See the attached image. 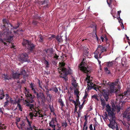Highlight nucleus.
Wrapping results in <instances>:
<instances>
[{
    "label": "nucleus",
    "instance_id": "nucleus-58",
    "mask_svg": "<svg viewBox=\"0 0 130 130\" xmlns=\"http://www.w3.org/2000/svg\"><path fill=\"white\" fill-rule=\"evenodd\" d=\"M4 108H0V112H1L2 114L4 113L3 110H4Z\"/></svg>",
    "mask_w": 130,
    "mask_h": 130
},
{
    "label": "nucleus",
    "instance_id": "nucleus-36",
    "mask_svg": "<svg viewBox=\"0 0 130 130\" xmlns=\"http://www.w3.org/2000/svg\"><path fill=\"white\" fill-rule=\"evenodd\" d=\"M115 62L112 61L111 62H108V66L110 67L113 66V64H114Z\"/></svg>",
    "mask_w": 130,
    "mask_h": 130
},
{
    "label": "nucleus",
    "instance_id": "nucleus-57",
    "mask_svg": "<svg viewBox=\"0 0 130 130\" xmlns=\"http://www.w3.org/2000/svg\"><path fill=\"white\" fill-rule=\"evenodd\" d=\"M75 105V108H74V112H76L77 110V106H76V104H74Z\"/></svg>",
    "mask_w": 130,
    "mask_h": 130
},
{
    "label": "nucleus",
    "instance_id": "nucleus-56",
    "mask_svg": "<svg viewBox=\"0 0 130 130\" xmlns=\"http://www.w3.org/2000/svg\"><path fill=\"white\" fill-rule=\"evenodd\" d=\"M62 126H63L64 125L65 127H66L67 126V123L66 122L65 123H62Z\"/></svg>",
    "mask_w": 130,
    "mask_h": 130
},
{
    "label": "nucleus",
    "instance_id": "nucleus-54",
    "mask_svg": "<svg viewBox=\"0 0 130 130\" xmlns=\"http://www.w3.org/2000/svg\"><path fill=\"white\" fill-rule=\"evenodd\" d=\"M127 116L126 117L127 120H130V112L127 115Z\"/></svg>",
    "mask_w": 130,
    "mask_h": 130
},
{
    "label": "nucleus",
    "instance_id": "nucleus-33",
    "mask_svg": "<svg viewBox=\"0 0 130 130\" xmlns=\"http://www.w3.org/2000/svg\"><path fill=\"white\" fill-rule=\"evenodd\" d=\"M20 127L21 128L25 126H26L25 122V120H23L22 121L20 122Z\"/></svg>",
    "mask_w": 130,
    "mask_h": 130
},
{
    "label": "nucleus",
    "instance_id": "nucleus-31",
    "mask_svg": "<svg viewBox=\"0 0 130 130\" xmlns=\"http://www.w3.org/2000/svg\"><path fill=\"white\" fill-rule=\"evenodd\" d=\"M34 18L35 19L41 20L42 18L41 17L38 16V15L37 13L35 14V15L34 16Z\"/></svg>",
    "mask_w": 130,
    "mask_h": 130
},
{
    "label": "nucleus",
    "instance_id": "nucleus-12",
    "mask_svg": "<svg viewBox=\"0 0 130 130\" xmlns=\"http://www.w3.org/2000/svg\"><path fill=\"white\" fill-rule=\"evenodd\" d=\"M32 112H30L29 113V116H30V119L31 120L33 119L34 117H36L38 116V112L35 110H33Z\"/></svg>",
    "mask_w": 130,
    "mask_h": 130
},
{
    "label": "nucleus",
    "instance_id": "nucleus-52",
    "mask_svg": "<svg viewBox=\"0 0 130 130\" xmlns=\"http://www.w3.org/2000/svg\"><path fill=\"white\" fill-rule=\"evenodd\" d=\"M38 115H39V117H44V116H46L45 115H43L42 113H40V112H39Z\"/></svg>",
    "mask_w": 130,
    "mask_h": 130
},
{
    "label": "nucleus",
    "instance_id": "nucleus-34",
    "mask_svg": "<svg viewBox=\"0 0 130 130\" xmlns=\"http://www.w3.org/2000/svg\"><path fill=\"white\" fill-rule=\"evenodd\" d=\"M39 23V22H38L35 20H33L31 23V24L32 25L35 26H37Z\"/></svg>",
    "mask_w": 130,
    "mask_h": 130
},
{
    "label": "nucleus",
    "instance_id": "nucleus-42",
    "mask_svg": "<svg viewBox=\"0 0 130 130\" xmlns=\"http://www.w3.org/2000/svg\"><path fill=\"white\" fill-rule=\"evenodd\" d=\"M44 64L46 65V67H49V64L48 62L46 59H44Z\"/></svg>",
    "mask_w": 130,
    "mask_h": 130
},
{
    "label": "nucleus",
    "instance_id": "nucleus-37",
    "mask_svg": "<svg viewBox=\"0 0 130 130\" xmlns=\"http://www.w3.org/2000/svg\"><path fill=\"white\" fill-rule=\"evenodd\" d=\"M27 121V122L28 124L29 127H32V126L31 125V124L32 123V122L31 121H29L28 119L26 117V118Z\"/></svg>",
    "mask_w": 130,
    "mask_h": 130
},
{
    "label": "nucleus",
    "instance_id": "nucleus-44",
    "mask_svg": "<svg viewBox=\"0 0 130 130\" xmlns=\"http://www.w3.org/2000/svg\"><path fill=\"white\" fill-rule=\"evenodd\" d=\"M52 90L56 93H57L58 91V89L56 87H53L52 89L50 90Z\"/></svg>",
    "mask_w": 130,
    "mask_h": 130
},
{
    "label": "nucleus",
    "instance_id": "nucleus-30",
    "mask_svg": "<svg viewBox=\"0 0 130 130\" xmlns=\"http://www.w3.org/2000/svg\"><path fill=\"white\" fill-rule=\"evenodd\" d=\"M30 88L33 91V93L35 94H36L37 93L35 89L34 88V86L33 85V83H31L30 85Z\"/></svg>",
    "mask_w": 130,
    "mask_h": 130
},
{
    "label": "nucleus",
    "instance_id": "nucleus-62",
    "mask_svg": "<svg viewBox=\"0 0 130 130\" xmlns=\"http://www.w3.org/2000/svg\"><path fill=\"white\" fill-rule=\"evenodd\" d=\"M76 102H78L79 101V96H76Z\"/></svg>",
    "mask_w": 130,
    "mask_h": 130
},
{
    "label": "nucleus",
    "instance_id": "nucleus-26",
    "mask_svg": "<svg viewBox=\"0 0 130 130\" xmlns=\"http://www.w3.org/2000/svg\"><path fill=\"white\" fill-rule=\"evenodd\" d=\"M101 102V104L103 107H104L106 105V102L105 100L103 98H101L100 99Z\"/></svg>",
    "mask_w": 130,
    "mask_h": 130
},
{
    "label": "nucleus",
    "instance_id": "nucleus-17",
    "mask_svg": "<svg viewBox=\"0 0 130 130\" xmlns=\"http://www.w3.org/2000/svg\"><path fill=\"white\" fill-rule=\"evenodd\" d=\"M42 5H44V7L45 8H48L49 5L48 3H49V0H45L41 2Z\"/></svg>",
    "mask_w": 130,
    "mask_h": 130
},
{
    "label": "nucleus",
    "instance_id": "nucleus-59",
    "mask_svg": "<svg viewBox=\"0 0 130 130\" xmlns=\"http://www.w3.org/2000/svg\"><path fill=\"white\" fill-rule=\"evenodd\" d=\"M95 35H96V38H97V40L98 41V43H99V42H100V39L99 40V38L97 37V36H96V33H95Z\"/></svg>",
    "mask_w": 130,
    "mask_h": 130
},
{
    "label": "nucleus",
    "instance_id": "nucleus-21",
    "mask_svg": "<svg viewBox=\"0 0 130 130\" xmlns=\"http://www.w3.org/2000/svg\"><path fill=\"white\" fill-rule=\"evenodd\" d=\"M96 25L95 23H93L90 25L89 27L93 29V32H96Z\"/></svg>",
    "mask_w": 130,
    "mask_h": 130
},
{
    "label": "nucleus",
    "instance_id": "nucleus-48",
    "mask_svg": "<svg viewBox=\"0 0 130 130\" xmlns=\"http://www.w3.org/2000/svg\"><path fill=\"white\" fill-rule=\"evenodd\" d=\"M88 50H86L84 52V55H85V56H87L88 55V53H89Z\"/></svg>",
    "mask_w": 130,
    "mask_h": 130
},
{
    "label": "nucleus",
    "instance_id": "nucleus-60",
    "mask_svg": "<svg viewBox=\"0 0 130 130\" xmlns=\"http://www.w3.org/2000/svg\"><path fill=\"white\" fill-rule=\"evenodd\" d=\"M117 59H119L120 60H121V61L122 60V58H121L120 57H117L115 59V60L116 61H117Z\"/></svg>",
    "mask_w": 130,
    "mask_h": 130
},
{
    "label": "nucleus",
    "instance_id": "nucleus-53",
    "mask_svg": "<svg viewBox=\"0 0 130 130\" xmlns=\"http://www.w3.org/2000/svg\"><path fill=\"white\" fill-rule=\"evenodd\" d=\"M70 97H69V101H70L72 103H73L74 104H75L76 102L74 100H72V99H70Z\"/></svg>",
    "mask_w": 130,
    "mask_h": 130
},
{
    "label": "nucleus",
    "instance_id": "nucleus-29",
    "mask_svg": "<svg viewBox=\"0 0 130 130\" xmlns=\"http://www.w3.org/2000/svg\"><path fill=\"white\" fill-rule=\"evenodd\" d=\"M16 103H17V107L19 108V110L21 111H22L23 108L19 103V100L18 101L16 102Z\"/></svg>",
    "mask_w": 130,
    "mask_h": 130
},
{
    "label": "nucleus",
    "instance_id": "nucleus-11",
    "mask_svg": "<svg viewBox=\"0 0 130 130\" xmlns=\"http://www.w3.org/2000/svg\"><path fill=\"white\" fill-rule=\"evenodd\" d=\"M97 51L101 53H103L105 52H106L107 51L106 48V47H103L101 45H99L98 47L97 50H96Z\"/></svg>",
    "mask_w": 130,
    "mask_h": 130
},
{
    "label": "nucleus",
    "instance_id": "nucleus-47",
    "mask_svg": "<svg viewBox=\"0 0 130 130\" xmlns=\"http://www.w3.org/2000/svg\"><path fill=\"white\" fill-rule=\"evenodd\" d=\"M114 0H107V2L108 4L109 5V6L110 7V4H111V3Z\"/></svg>",
    "mask_w": 130,
    "mask_h": 130
},
{
    "label": "nucleus",
    "instance_id": "nucleus-10",
    "mask_svg": "<svg viewBox=\"0 0 130 130\" xmlns=\"http://www.w3.org/2000/svg\"><path fill=\"white\" fill-rule=\"evenodd\" d=\"M57 122V118L56 117L53 118L51 121L49 122V125L50 127H53L56 126L55 124Z\"/></svg>",
    "mask_w": 130,
    "mask_h": 130
},
{
    "label": "nucleus",
    "instance_id": "nucleus-19",
    "mask_svg": "<svg viewBox=\"0 0 130 130\" xmlns=\"http://www.w3.org/2000/svg\"><path fill=\"white\" fill-rule=\"evenodd\" d=\"M87 86V89L88 90H91V89L93 88V84L92 83H90V81L88 82Z\"/></svg>",
    "mask_w": 130,
    "mask_h": 130
},
{
    "label": "nucleus",
    "instance_id": "nucleus-63",
    "mask_svg": "<svg viewBox=\"0 0 130 130\" xmlns=\"http://www.w3.org/2000/svg\"><path fill=\"white\" fill-rule=\"evenodd\" d=\"M59 56H57L56 54H55V55L54 56V57L55 58H56L57 59L58 58V57Z\"/></svg>",
    "mask_w": 130,
    "mask_h": 130
},
{
    "label": "nucleus",
    "instance_id": "nucleus-46",
    "mask_svg": "<svg viewBox=\"0 0 130 130\" xmlns=\"http://www.w3.org/2000/svg\"><path fill=\"white\" fill-rule=\"evenodd\" d=\"M98 96L96 95H94L92 96V98L93 99H95L97 101H98Z\"/></svg>",
    "mask_w": 130,
    "mask_h": 130
},
{
    "label": "nucleus",
    "instance_id": "nucleus-13",
    "mask_svg": "<svg viewBox=\"0 0 130 130\" xmlns=\"http://www.w3.org/2000/svg\"><path fill=\"white\" fill-rule=\"evenodd\" d=\"M35 45L31 43V42L27 46V49L29 50L31 52H32L35 49Z\"/></svg>",
    "mask_w": 130,
    "mask_h": 130
},
{
    "label": "nucleus",
    "instance_id": "nucleus-49",
    "mask_svg": "<svg viewBox=\"0 0 130 130\" xmlns=\"http://www.w3.org/2000/svg\"><path fill=\"white\" fill-rule=\"evenodd\" d=\"M9 101L8 100H7L5 102L4 104V107H6L9 104Z\"/></svg>",
    "mask_w": 130,
    "mask_h": 130
},
{
    "label": "nucleus",
    "instance_id": "nucleus-7",
    "mask_svg": "<svg viewBox=\"0 0 130 130\" xmlns=\"http://www.w3.org/2000/svg\"><path fill=\"white\" fill-rule=\"evenodd\" d=\"M25 96L27 97L26 100L25 101L26 103H33L35 102L34 99L35 97L34 95H32L28 92L27 93H25Z\"/></svg>",
    "mask_w": 130,
    "mask_h": 130
},
{
    "label": "nucleus",
    "instance_id": "nucleus-14",
    "mask_svg": "<svg viewBox=\"0 0 130 130\" xmlns=\"http://www.w3.org/2000/svg\"><path fill=\"white\" fill-rule=\"evenodd\" d=\"M101 93V94H102V95L104 98L107 101L108 98V93L105 90H103Z\"/></svg>",
    "mask_w": 130,
    "mask_h": 130
},
{
    "label": "nucleus",
    "instance_id": "nucleus-6",
    "mask_svg": "<svg viewBox=\"0 0 130 130\" xmlns=\"http://www.w3.org/2000/svg\"><path fill=\"white\" fill-rule=\"evenodd\" d=\"M85 59V58L83 59L82 61L80 63L79 67L80 70L84 73H88L90 72V70L86 65V63L84 62Z\"/></svg>",
    "mask_w": 130,
    "mask_h": 130
},
{
    "label": "nucleus",
    "instance_id": "nucleus-4",
    "mask_svg": "<svg viewBox=\"0 0 130 130\" xmlns=\"http://www.w3.org/2000/svg\"><path fill=\"white\" fill-rule=\"evenodd\" d=\"M3 22L4 25L2 26L1 28L3 30V32H12L11 31H9V27L10 26L11 27H13L14 29H16L19 27L20 25V23L18 22L17 25L14 27H13L12 25L6 19H3Z\"/></svg>",
    "mask_w": 130,
    "mask_h": 130
},
{
    "label": "nucleus",
    "instance_id": "nucleus-40",
    "mask_svg": "<svg viewBox=\"0 0 130 130\" xmlns=\"http://www.w3.org/2000/svg\"><path fill=\"white\" fill-rule=\"evenodd\" d=\"M79 92L78 90L77 89H76L74 91V94L76 95V96H79Z\"/></svg>",
    "mask_w": 130,
    "mask_h": 130
},
{
    "label": "nucleus",
    "instance_id": "nucleus-61",
    "mask_svg": "<svg viewBox=\"0 0 130 130\" xmlns=\"http://www.w3.org/2000/svg\"><path fill=\"white\" fill-rule=\"evenodd\" d=\"M72 86H73V87H76L77 85L75 83H72Z\"/></svg>",
    "mask_w": 130,
    "mask_h": 130
},
{
    "label": "nucleus",
    "instance_id": "nucleus-32",
    "mask_svg": "<svg viewBox=\"0 0 130 130\" xmlns=\"http://www.w3.org/2000/svg\"><path fill=\"white\" fill-rule=\"evenodd\" d=\"M3 75L4 76L3 78H4L5 80L6 81L7 80H9L11 79L9 75L5 74H4Z\"/></svg>",
    "mask_w": 130,
    "mask_h": 130
},
{
    "label": "nucleus",
    "instance_id": "nucleus-9",
    "mask_svg": "<svg viewBox=\"0 0 130 130\" xmlns=\"http://www.w3.org/2000/svg\"><path fill=\"white\" fill-rule=\"evenodd\" d=\"M36 96L38 99H40L41 100L42 102L44 103L45 101V98L43 93H37Z\"/></svg>",
    "mask_w": 130,
    "mask_h": 130
},
{
    "label": "nucleus",
    "instance_id": "nucleus-3",
    "mask_svg": "<svg viewBox=\"0 0 130 130\" xmlns=\"http://www.w3.org/2000/svg\"><path fill=\"white\" fill-rule=\"evenodd\" d=\"M60 67L58 68L59 72L60 74V77L63 78L65 81L68 80L67 75L71 73V70L69 68L68 69L64 67L65 63L63 62L59 63Z\"/></svg>",
    "mask_w": 130,
    "mask_h": 130
},
{
    "label": "nucleus",
    "instance_id": "nucleus-43",
    "mask_svg": "<svg viewBox=\"0 0 130 130\" xmlns=\"http://www.w3.org/2000/svg\"><path fill=\"white\" fill-rule=\"evenodd\" d=\"M49 108L51 112H54V110L53 106H51L50 105H49Z\"/></svg>",
    "mask_w": 130,
    "mask_h": 130
},
{
    "label": "nucleus",
    "instance_id": "nucleus-15",
    "mask_svg": "<svg viewBox=\"0 0 130 130\" xmlns=\"http://www.w3.org/2000/svg\"><path fill=\"white\" fill-rule=\"evenodd\" d=\"M121 10L118 11L117 12V18L119 22L120 23V25L121 27H122V20L121 19L120 17V13H121Z\"/></svg>",
    "mask_w": 130,
    "mask_h": 130
},
{
    "label": "nucleus",
    "instance_id": "nucleus-18",
    "mask_svg": "<svg viewBox=\"0 0 130 130\" xmlns=\"http://www.w3.org/2000/svg\"><path fill=\"white\" fill-rule=\"evenodd\" d=\"M26 106L29 107L31 110L32 111L33 110H35V108H34V104H31L30 103H26Z\"/></svg>",
    "mask_w": 130,
    "mask_h": 130
},
{
    "label": "nucleus",
    "instance_id": "nucleus-35",
    "mask_svg": "<svg viewBox=\"0 0 130 130\" xmlns=\"http://www.w3.org/2000/svg\"><path fill=\"white\" fill-rule=\"evenodd\" d=\"M123 61L124 60V63H122V66H123L124 67H127L126 66V57H124L123 58Z\"/></svg>",
    "mask_w": 130,
    "mask_h": 130
},
{
    "label": "nucleus",
    "instance_id": "nucleus-8",
    "mask_svg": "<svg viewBox=\"0 0 130 130\" xmlns=\"http://www.w3.org/2000/svg\"><path fill=\"white\" fill-rule=\"evenodd\" d=\"M19 58L21 61L26 62L28 61L29 58L28 54L26 52H24L19 55Z\"/></svg>",
    "mask_w": 130,
    "mask_h": 130
},
{
    "label": "nucleus",
    "instance_id": "nucleus-55",
    "mask_svg": "<svg viewBox=\"0 0 130 130\" xmlns=\"http://www.w3.org/2000/svg\"><path fill=\"white\" fill-rule=\"evenodd\" d=\"M89 128L90 130H93V128L92 127V124H90L89 127Z\"/></svg>",
    "mask_w": 130,
    "mask_h": 130
},
{
    "label": "nucleus",
    "instance_id": "nucleus-64",
    "mask_svg": "<svg viewBox=\"0 0 130 130\" xmlns=\"http://www.w3.org/2000/svg\"><path fill=\"white\" fill-rule=\"evenodd\" d=\"M27 130H32V127H30L27 128Z\"/></svg>",
    "mask_w": 130,
    "mask_h": 130
},
{
    "label": "nucleus",
    "instance_id": "nucleus-20",
    "mask_svg": "<svg viewBox=\"0 0 130 130\" xmlns=\"http://www.w3.org/2000/svg\"><path fill=\"white\" fill-rule=\"evenodd\" d=\"M31 42V41H29L28 40L24 39L22 42V45L26 47Z\"/></svg>",
    "mask_w": 130,
    "mask_h": 130
},
{
    "label": "nucleus",
    "instance_id": "nucleus-2",
    "mask_svg": "<svg viewBox=\"0 0 130 130\" xmlns=\"http://www.w3.org/2000/svg\"><path fill=\"white\" fill-rule=\"evenodd\" d=\"M115 112V111L110 112H109L108 113V114L105 112L103 114V116H102V117L104 120H105V119H108L109 120L110 123L108 125L109 127L113 129L116 128V130H118V127L117 125V123L116 122Z\"/></svg>",
    "mask_w": 130,
    "mask_h": 130
},
{
    "label": "nucleus",
    "instance_id": "nucleus-27",
    "mask_svg": "<svg viewBox=\"0 0 130 130\" xmlns=\"http://www.w3.org/2000/svg\"><path fill=\"white\" fill-rule=\"evenodd\" d=\"M5 95L4 94V91L3 90L0 89V99H2L4 97Z\"/></svg>",
    "mask_w": 130,
    "mask_h": 130
},
{
    "label": "nucleus",
    "instance_id": "nucleus-24",
    "mask_svg": "<svg viewBox=\"0 0 130 130\" xmlns=\"http://www.w3.org/2000/svg\"><path fill=\"white\" fill-rule=\"evenodd\" d=\"M106 110L108 112V113L110 112L114 111L113 108H111L110 106H109L108 104H107L106 106Z\"/></svg>",
    "mask_w": 130,
    "mask_h": 130
},
{
    "label": "nucleus",
    "instance_id": "nucleus-23",
    "mask_svg": "<svg viewBox=\"0 0 130 130\" xmlns=\"http://www.w3.org/2000/svg\"><path fill=\"white\" fill-rule=\"evenodd\" d=\"M20 75L19 73L15 72L13 73L12 76L14 79H18L19 78Z\"/></svg>",
    "mask_w": 130,
    "mask_h": 130
},
{
    "label": "nucleus",
    "instance_id": "nucleus-25",
    "mask_svg": "<svg viewBox=\"0 0 130 130\" xmlns=\"http://www.w3.org/2000/svg\"><path fill=\"white\" fill-rule=\"evenodd\" d=\"M58 103L59 105L61 106V107L62 108L64 106L63 102L62 99L60 98L58 100Z\"/></svg>",
    "mask_w": 130,
    "mask_h": 130
},
{
    "label": "nucleus",
    "instance_id": "nucleus-51",
    "mask_svg": "<svg viewBox=\"0 0 130 130\" xmlns=\"http://www.w3.org/2000/svg\"><path fill=\"white\" fill-rule=\"evenodd\" d=\"M117 108V112H120V106H117L116 107H115V108H116V107Z\"/></svg>",
    "mask_w": 130,
    "mask_h": 130
},
{
    "label": "nucleus",
    "instance_id": "nucleus-41",
    "mask_svg": "<svg viewBox=\"0 0 130 130\" xmlns=\"http://www.w3.org/2000/svg\"><path fill=\"white\" fill-rule=\"evenodd\" d=\"M46 95H47V97L50 100H51V97H52V96L49 93V91H46Z\"/></svg>",
    "mask_w": 130,
    "mask_h": 130
},
{
    "label": "nucleus",
    "instance_id": "nucleus-28",
    "mask_svg": "<svg viewBox=\"0 0 130 130\" xmlns=\"http://www.w3.org/2000/svg\"><path fill=\"white\" fill-rule=\"evenodd\" d=\"M6 128L7 126L5 125L4 124H2V123H0V130L5 129Z\"/></svg>",
    "mask_w": 130,
    "mask_h": 130
},
{
    "label": "nucleus",
    "instance_id": "nucleus-39",
    "mask_svg": "<svg viewBox=\"0 0 130 130\" xmlns=\"http://www.w3.org/2000/svg\"><path fill=\"white\" fill-rule=\"evenodd\" d=\"M26 72L25 70H21L20 73H19L20 75H23L24 76H25V75L26 74Z\"/></svg>",
    "mask_w": 130,
    "mask_h": 130
},
{
    "label": "nucleus",
    "instance_id": "nucleus-1",
    "mask_svg": "<svg viewBox=\"0 0 130 130\" xmlns=\"http://www.w3.org/2000/svg\"><path fill=\"white\" fill-rule=\"evenodd\" d=\"M120 79H117L114 82L109 84V82L106 83L107 81L103 80L102 81V83L104 85H108L110 87L109 90L111 93L115 92L116 93V97L117 99H119V101H121L122 94L120 92V89H121V87L120 86L121 83L120 82Z\"/></svg>",
    "mask_w": 130,
    "mask_h": 130
},
{
    "label": "nucleus",
    "instance_id": "nucleus-45",
    "mask_svg": "<svg viewBox=\"0 0 130 130\" xmlns=\"http://www.w3.org/2000/svg\"><path fill=\"white\" fill-rule=\"evenodd\" d=\"M124 94L125 96H127L130 94V92L129 90H127L126 91L124 92Z\"/></svg>",
    "mask_w": 130,
    "mask_h": 130
},
{
    "label": "nucleus",
    "instance_id": "nucleus-38",
    "mask_svg": "<svg viewBox=\"0 0 130 130\" xmlns=\"http://www.w3.org/2000/svg\"><path fill=\"white\" fill-rule=\"evenodd\" d=\"M85 100H84V101L83 102V103L81 105H79V111H78V112H79V113L80 112V111L79 110H80L82 109L83 108V105L84 104V103H85Z\"/></svg>",
    "mask_w": 130,
    "mask_h": 130
},
{
    "label": "nucleus",
    "instance_id": "nucleus-22",
    "mask_svg": "<svg viewBox=\"0 0 130 130\" xmlns=\"http://www.w3.org/2000/svg\"><path fill=\"white\" fill-rule=\"evenodd\" d=\"M102 41V42H104L105 41L107 42L108 41V38H107L106 36L105 35H103L101 37Z\"/></svg>",
    "mask_w": 130,
    "mask_h": 130
},
{
    "label": "nucleus",
    "instance_id": "nucleus-5",
    "mask_svg": "<svg viewBox=\"0 0 130 130\" xmlns=\"http://www.w3.org/2000/svg\"><path fill=\"white\" fill-rule=\"evenodd\" d=\"M13 37H8L5 33H0V41L3 43L4 45H7L6 42L10 43L13 40Z\"/></svg>",
    "mask_w": 130,
    "mask_h": 130
},
{
    "label": "nucleus",
    "instance_id": "nucleus-50",
    "mask_svg": "<svg viewBox=\"0 0 130 130\" xmlns=\"http://www.w3.org/2000/svg\"><path fill=\"white\" fill-rule=\"evenodd\" d=\"M101 30H102L101 32H107L106 31V29H105V27H102V29H101Z\"/></svg>",
    "mask_w": 130,
    "mask_h": 130
},
{
    "label": "nucleus",
    "instance_id": "nucleus-16",
    "mask_svg": "<svg viewBox=\"0 0 130 130\" xmlns=\"http://www.w3.org/2000/svg\"><path fill=\"white\" fill-rule=\"evenodd\" d=\"M102 53L99 52L97 51L96 50L94 52V57L97 59H98V58H101L102 57L101 56V54Z\"/></svg>",
    "mask_w": 130,
    "mask_h": 130
}]
</instances>
